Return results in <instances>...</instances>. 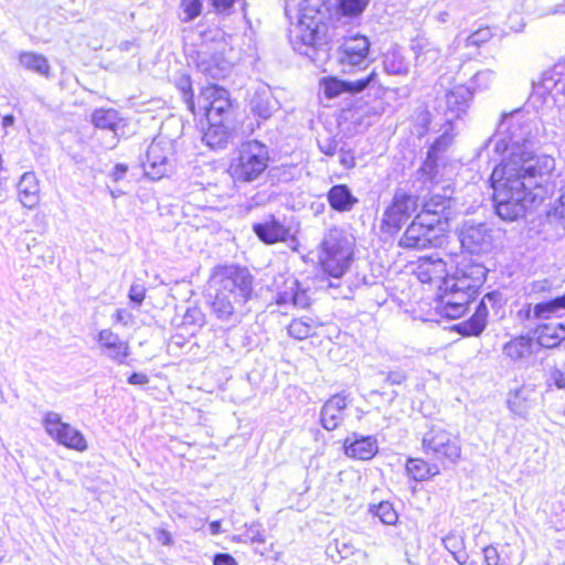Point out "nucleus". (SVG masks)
<instances>
[{
	"label": "nucleus",
	"mask_w": 565,
	"mask_h": 565,
	"mask_svg": "<svg viewBox=\"0 0 565 565\" xmlns=\"http://www.w3.org/2000/svg\"><path fill=\"white\" fill-rule=\"evenodd\" d=\"M451 198L434 193L422 198L409 191H396L383 209L379 233L396 241L408 252L437 247L440 232L448 224Z\"/></svg>",
	"instance_id": "nucleus-1"
},
{
	"label": "nucleus",
	"mask_w": 565,
	"mask_h": 565,
	"mask_svg": "<svg viewBox=\"0 0 565 565\" xmlns=\"http://www.w3.org/2000/svg\"><path fill=\"white\" fill-rule=\"evenodd\" d=\"M182 102L201 131V141L212 150L231 145L243 128L237 100L228 88L206 83L195 93L189 75L177 84Z\"/></svg>",
	"instance_id": "nucleus-2"
},
{
	"label": "nucleus",
	"mask_w": 565,
	"mask_h": 565,
	"mask_svg": "<svg viewBox=\"0 0 565 565\" xmlns=\"http://www.w3.org/2000/svg\"><path fill=\"white\" fill-rule=\"evenodd\" d=\"M493 190L492 201L495 214L505 222L525 217L529 211L540 206L548 198V190L535 183L534 192L520 179L518 162L505 160L498 163L489 178Z\"/></svg>",
	"instance_id": "nucleus-3"
},
{
	"label": "nucleus",
	"mask_w": 565,
	"mask_h": 565,
	"mask_svg": "<svg viewBox=\"0 0 565 565\" xmlns=\"http://www.w3.org/2000/svg\"><path fill=\"white\" fill-rule=\"evenodd\" d=\"M487 279L486 268L472 259H458V269L452 278L438 286L435 310L445 319L462 318L480 294Z\"/></svg>",
	"instance_id": "nucleus-4"
},
{
	"label": "nucleus",
	"mask_w": 565,
	"mask_h": 565,
	"mask_svg": "<svg viewBox=\"0 0 565 565\" xmlns=\"http://www.w3.org/2000/svg\"><path fill=\"white\" fill-rule=\"evenodd\" d=\"M210 284L214 289L211 309L220 319H227L250 300L254 276L237 264L216 265L211 270Z\"/></svg>",
	"instance_id": "nucleus-5"
},
{
	"label": "nucleus",
	"mask_w": 565,
	"mask_h": 565,
	"mask_svg": "<svg viewBox=\"0 0 565 565\" xmlns=\"http://www.w3.org/2000/svg\"><path fill=\"white\" fill-rule=\"evenodd\" d=\"M335 23L337 18L324 0H303L291 39L299 45L319 46L328 41Z\"/></svg>",
	"instance_id": "nucleus-6"
},
{
	"label": "nucleus",
	"mask_w": 565,
	"mask_h": 565,
	"mask_svg": "<svg viewBox=\"0 0 565 565\" xmlns=\"http://www.w3.org/2000/svg\"><path fill=\"white\" fill-rule=\"evenodd\" d=\"M270 161L268 147L262 141L250 139L234 149L225 172L235 185L250 184L265 175Z\"/></svg>",
	"instance_id": "nucleus-7"
},
{
	"label": "nucleus",
	"mask_w": 565,
	"mask_h": 565,
	"mask_svg": "<svg viewBox=\"0 0 565 565\" xmlns=\"http://www.w3.org/2000/svg\"><path fill=\"white\" fill-rule=\"evenodd\" d=\"M420 446L426 455H430L444 468L457 463L461 458L459 436L444 420H434L427 426Z\"/></svg>",
	"instance_id": "nucleus-8"
},
{
	"label": "nucleus",
	"mask_w": 565,
	"mask_h": 565,
	"mask_svg": "<svg viewBox=\"0 0 565 565\" xmlns=\"http://www.w3.org/2000/svg\"><path fill=\"white\" fill-rule=\"evenodd\" d=\"M353 249L335 228L319 245L318 269L327 278L342 277L351 266Z\"/></svg>",
	"instance_id": "nucleus-9"
},
{
	"label": "nucleus",
	"mask_w": 565,
	"mask_h": 565,
	"mask_svg": "<svg viewBox=\"0 0 565 565\" xmlns=\"http://www.w3.org/2000/svg\"><path fill=\"white\" fill-rule=\"evenodd\" d=\"M458 259H471L465 254L449 255L447 258L435 254L418 257L414 262L413 275L422 284L443 285L452 278V271L458 269Z\"/></svg>",
	"instance_id": "nucleus-10"
},
{
	"label": "nucleus",
	"mask_w": 565,
	"mask_h": 565,
	"mask_svg": "<svg viewBox=\"0 0 565 565\" xmlns=\"http://www.w3.org/2000/svg\"><path fill=\"white\" fill-rule=\"evenodd\" d=\"M370 53L371 41L366 35L356 33L344 36L338 47L337 63L344 74L363 71L370 62Z\"/></svg>",
	"instance_id": "nucleus-11"
},
{
	"label": "nucleus",
	"mask_w": 565,
	"mask_h": 565,
	"mask_svg": "<svg viewBox=\"0 0 565 565\" xmlns=\"http://www.w3.org/2000/svg\"><path fill=\"white\" fill-rule=\"evenodd\" d=\"M319 86L327 99H333L341 94L358 95L369 87H375L382 94L388 88L380 81L379 72L373 68L366 76L355 81H345L337 76H326L319 81Z\"/></svg>",
	"instance_id": "nucleus-12"
},
{
	"label": "nucleus",
	"mask_w": 565,
	"mask_h": 565,
	"mask_svg": "<svg viewBox=\"0 0 565 565\" xmlns=\"http://www.w3.org/2000/svg\"><path fill=\"white\" fill-rule=\"evenodd\" d=\"M45 433L58 445L77 452L88 449V443L84 434L70 423L62 419V416L54 412H47L42 418Z\"/></svg>",
	"instance_id": "nucleus-13"
},
{
	"label": "nucleus",
	"mask_w": 565,
	"mask_h": 565,
	"mask_svg": "<svg viewBox=\"0 0 565 565\" xmlns=\"http://www.w3.org/2000/svg\"><path fill=\"white\" fill-rule=\"evenodd\" d=\"M275 288L274 303L278 307L291 305L297 309L305 310L311 306L310 289L290 273L278 274L275 279Z\"/></svg>",
	"instance_id": "nucleus-14"
},
{
	"label": "nucleus",
	"mask_w": 565,
	"mask_h": 565,
	"mask_svg": "<svg viewBox=\"0 0 565 565\" xmlns=\"http://www.w3.org/2000/svg\"><path fill=\"white\" fill-rule=\"evenodd\" d=\"M174 147L168 140H153L146 152L143 170L151 180H160L171 171Z\"/></svg>",
	"instance_id": "nucleus-15"
},
{
	"label": "nucleus",
	"mask_w": 565,
	"mask_h": 565,
	"mask_svg": "<svg viewBox=\"0 0 565 565\" xmlns=\"http://www.w3.org/2000/svg\"><path fill=\"white\" fill-rule=\"evenodd\" d=\"M252 228L256 237L266 245L298 243V238L291 228L274 214L268 215L263 222L254 223Z\"/></svg>",
	"instance_id": "nucleus-16"
},
{
	"label": "nucleus",
	"mask_w": 565,
	"mask_h": 565,
	"mask_svg": "<svg viewBox=\"0 0 565 565\" xmlns=\"http://www.w3.org/2000/svg\"><path fill=\"white\" fill-rule=\"evenodd\" d=\"M555 168V159L551 156L539 157L531 166L526 168H522L518 164L520 179L524 180L527 189L534 192L535 183H541L547 188L548 196L552 192V177Z\"/></svg>",
	"instance_id": "nucleus-17"
},
{
	"label": "nucleus",
	"mask_w": 565,
	"mask_h": 565,
	"mask_svg": "<svg viewBox=\"0 0 565 565\" xmlns=\"http://www.w3.org/2000/svg\"><path fill=\"white\" fill-rule=\"evenodd\" d=\"M540 351L534 335L527 333L515 334L502 345L505 360L514 364L530 363Z\"/></svg>",
	"instance_id": "nucleus-18"
},
{
	"label": "nucleus",
	"mask_w": 565,
	"mask_h": 565,
	"mask_svg": "<svg viewBox=\"0 0 565 565\" xmlns=\"http://www.w3.org/2000/svg\"><path fill=\"white\" fill-rule=\"evenodd\" d=\"M342 451L345 457L354 461H369L379 454V443L373 435L353 433L342 440Z\"/></svg>",
	"instance_id": "nucleus-19"
},
{
	"label": "nucleus",
	"mask_w": 565,
	"mask_h": 565,
	"mask_svg": "<svg viewBox=\"0 0 565 565\" xmlns=\"http://www.w3.org/2000/svg\"><path fill=\"white\" fill-rule=\"evenodd\" d=\"M486 299L492 302L501 303V295L498 291H491L484 295L481 301L476 307L473 313L467 319L456 326L454 330L463 337H478L487 327L488 308Z\"/></svg>",
	"instance_id": "nucleus-20"
},
{
	"label": "nucleus",
	"mask_w": 565,
	"mask_h": 565,
	"mask_svg": "<svg viewBox=\"0 0 565 565\" xmlns=\"http://www.w3.org/2000/svg\"><path fill=\"white\" fill-rule=\"evenodd\" d=\"M349 396L343 393L331 395L322 405L320 413L321 426L331 431L339 428L345 417V411L349 405Z\"/></svg>",
	"instance_id": "nucleus-21"
},
{
	"label": "nucleus",
	"mask_w": 565,
	"mask_h": 565,
	"mask_svg": "<svg viewBox=\"0 0 565 565\" xmlns=\"http://www.w3.org/2000/svg\"><path fill=\"white\" fill-rule=\"evenodd\" d=\"M97 345L106 352L108 356L119 364H126L130 355V347L128 341L122 340L120 335L111 329H102L97 333Z\"/></svg>",
	"instance_id": "nucleus-22"
},
{
	"label": "nucleus",
	"mask_w": 565,
	"mask_h": 565,
	"mask_svg": "<svg viewBox=\"0 0 565 565\" xmlns=\"http://www.w3.org/2000/svg\"><path fill=\"white\" fill-rule=\"evenodd\" d=\"M540 350H554L565 342V322H541L533 330Z\"/></svg>",
	"instance_id": "nucleus-23"
},
{
	"label": "nucleus",
	"mask_w": 565,
	"mask_h": 565,
	"mask_svg": "<svg viewBox=\"0 0 565 565\" xmlns=\"http://www.w3.org/2000/svg\"><path fill=\"white\" fill-rule=\"evenodd\" d=\"M405 475L414 482H427L439 476L445 469L434 458L426 460L422 457H408L405 462Z\"/></svg>",
	"instance_id": "nucleus-24"
},
{
	"label": "nucleus",
	"mask_w": 565,
	"mask_h": 565,
	"mask_svg": "<svg viewBox=\"0 0 565 565\" xmlns=\"http://www.w3.org/2000/svg\"><path fill=\"white\" fill-rule=\"evenodd\" d=\"M90 122L95 129L107 130L117 135L127 126V119L115 108L99 107L92 111Z\"/></svg>",
	"instance_id": "nucleus-25"
},
{
	"label": "nucleus",
	"mask_w": 565,
	"mask_h": 565,
	"mask_svg": "<svg viewBox=\"0 0 565 565\" xmlns=\"http://www.w3.org/2000/svg\"><path fill=\"white\" fill-rule=\"evenodd\" d=\"M327 201L330 209L339 213L350 212L359 203L347 184L332 185L327 192Z\"/></svg>",
	"instance_id": "nucleus-26"
},
{
	"label": "nucleus",
	"mask_w": 565,
	"mask_h": 565,
	"mask_svg": "<svg viewBox=\"0 0 565 565\" xmlns=\"http://www.w3.org/2000/svg\"><path fill=\"white\" fill-rule=\"evenodd\" d=\"M18 200L26 209L40 204V183L34 172H25L18 183Z\"/></svg>",
	"instance_id": "nucleus-27"
},
{
	"label": "nucleus",
	"mask_w": 565,
	"mask_h": 565,
	"mask_svg": "<svg viewBox=\"0 0 565 565\" xmlns=\"http://www.w3.org/2000/svg\"><path fill=\"white\" fill-rule=\"evenodd\" d=\"M322 565H358V561L349 546L334 540L326 547Z\"/></svg>",
	"instance_id": "nucleus-28"
},
{
	"label": "nucleus",
	"mask_w": 565,
	"mask_h": 565,
	"mask_svg": "<svg viewBox=\"0 0 565 565\" xmlns=\"http://www.w3.org/2000/svg\"><path fill=\"white\" fill-rule=\"evenodd\" d=\"M18 60L23 68L28 71L34 72L45 78L52 76L50 62L43 54L31 51H23L19 53Z\"/></svg>",
	"instance_id": "nucleus-29"
},
{
	"label": "nucleus",
	"mask_w": 565,
	"mask_h": 565,
	"mask_svg": "<svg viewBox=\"0 0 565 565\" xmlns=\"http://www.w3.org/2000/svg\"><path fill=\"white\" fill-rule=\"evenodd\" d=\"M445 98L450 111H460L472 100L473 90L466 84H456L449 88Z\"/></svg>",
	"instance_id": "nucleus-30"
},
{
	"label": "nucleus",
	"mask_w": 565,
	"mask_h": 565,
	"mask_svg": "<svg viewBox=\"0 0 565 565\" xmlns=\"http://www.w3.org/2000/svg\"><path fill=\"white\" fill-rule=\"evenodd\" d=\"M320 326L321 323L308 317L295 318L287 326V333L296 341H303L316 335Z\"/></svg>",
	"instance_id": "nucleus-31"
},
{
	"label": "nucleus",
	"mask_w": 565,
	"mask_h": 565,
	"mask_svg": "<svg viewBox=\"0 0 565 565\" xmlns=\"http://www.w3.org/2000/svg\"><path fill=\"white\" fill-rule=\"evenodd\" d=\"M449 138L441 136L437 138L433 145L430 146L427 157L425 161L422 164L420 170L424 173L429 174L430 177H434L437 172V166H438V159H439V152H444L448 146H449Z\"/></svg>",
	"instance_id": "nucleus-32"
},
{
	"label": "nucleus",
	"mask_w": 565,
	"mask_h": 565,
	"mask_svg": "<svg viewBox=\"0 0 565 565\" xmlns=\"http://www.w3.org/2000/svg\"><path fill=\"white\" fill-rule=\"evenodd\" d=\"M369 512L383 524L395 525L398 522V513L393 503L387 500L370 505Z\"/></svg>",
	"instance_id": "nucleus-33"
},
{
	"label": "nucleus",
	"mask_w": 565,
	"mask_h": 565,
	"mask_svg": "<svg viewBox=\"0 0 565 565\" xmlns=\"http://www.w3.org/2000/svg\"><path fill=\"white\" fill-rule=\"evenodd\" d=\"M564 309L558 296L534 305V318L536 320H550L558 317V311Z\"/></svg>",
	"instance_id": "nucleus-34"
},
{
	"label": "nucleus",
	"mask_w": 565,
	"mask_h": 565,
	"mask_svg": "<svg viewBox=\"0 0 565 565\" xmlns=\"http://www.w3.org/2000/svg\"><path fill=\"white\" fill-rule=\"evenodd\" d=\"M180 20L191 22L201 17L204 10L203 0H179Z\"/></svg>",
	"instance_id": "nucleus-35"
},
{
	"label": "nucleus",
	"mask_w": 565,
	"mask_h": 565,
	"mask_svg": "<svg viewBox=\"0 0 565 565\" xmlns=\"http://www.w3.org/2000/svg\"><path fill=\"white\" fill-rule=\"evenodd\" d=\"M369 0H337V13L343 17H358L366 8Z\"/></svg>",
	"instance_id": "nucleus-36"
},
{
	"label": "nucleus",
	"mask_w": 565,
	"mask_h": 565,
	"mask_svg": "<svg viewBox=\"0 0 565 565\" xmlns=\"http://www.w3.org/2000/svg\"><path fill=\"white\" fill-rule=\"evenodd\" d=\"M484 565H509V557L507 554L498 550L494 545H487L482 548Z\"/></svg>",
	"instance_id": "nucleus-37"
},
{
	"label": "nucleus",
	"mask_w": 565,
	"mask_h": 565,
	"mask_svg": "<svg viewBox=\"0 0 565 565\" xmlns=\"http://www.w3.org/2000/svg\"><path fill=\"white\" fill-rule=\"evenodd\" d=\"M551 222L565 228V191L559 195L553 207L547 213Z\"/></svg>",
	"instance_id": "nucleus-38"
},
{
	"label": "nucleus",
	"mask_w": 565,
	"mask_h": 565,
	"mask_svg": "<svg viewBox=\"0 0 565 565\" xmlns=\"http://www.w3.org/2000/svg\"><path fill=\"white\" fill-rule=\"evenodd\" d=\"M250 111L257 119L260 120L268 119L271 116L268 104L263 100H254L250 107Z\"/></svg>",
	"instance_id": "nucleus-39"
},
{
	"label": "nucleus",
	"mask_w": 565,
	"mask_h": 565,
	"mask_svg": "<svg viewBox=\"0 0 565 565\" xmlns=\"http://www.w3.org/2000/svg\"><path fill=\"white\" fill-rule=\"evenodd\" d=\"M147 290L140 285H131L128 292V298L131 302L140 306L146 299Z\"/></svg>",
	"instance_id": "nucleus-40"
},
{
	"label": "nucleus",
	"mask_w": 565,
	"mask_h": 565,
	"mask_svg": "<svg viewBox=\"0 0 565 565\" xmlns=\"http://www.w3.org/2000/svg\"><path fill=\"white\" fill-rule=\"evenodd\" d=\"M516 317L520 321L526 322L534 318V305L525 303L518 312Z\"/></svg>",
	"instance_id": "nucleus-41"
},
{
	"label": "nucleus",
	"mask_w": 565,
	"mask_h": 565,
	"mask_svg": "<svg viewBox=\"0 0 565 565\" xmlns=\"http://www.w3.org/2000/svg\"><path fill=\"white\" fill-rule=\"evenodd\" d=\"M213 565H238L236 559L227 553H218L213 557Z\"/></svg>",
	"instance_id": "nucleus-42"
},
{
	"label": "nucleus",
	"mask_w": 565,
	"mask_h": 565,
	"mask_svg": "<svg viewBox=\"0 0 565 565\" xmlns=\"http://www.w3.org/2000/svg\"><path fill=\"white\" fill-rule=\"evenodd\" d=\"M127 382L130 385H146L149 382V376L142 372H134L128 376Z\"/></svg>",
	"instance_id": "nucleus-43"
},
{
	"label": "nucleus",
	"mask_w": 565,
	"mask_h": 565,
	"mask_svg": "<svg viewBox=\"0 0 565 565\" xmlns=\"http://www.w3.org/2000/svg\"><path fill=\"white\" fill-rule=\"evenodd\" d=\"M553 384L557 388H565V373L561 370H554L551 374Z\"/></svg>",
	"instance_id": "nucleus-44"
},
{
	"label": "nucleus",
	"mask_w": 565,
	"mask_h": 565,
	"mask_svg": "<svg viewBox=\"0 0 565 565\" xmlns=\"http://www.w3.org/2000/svg\"><path fill=\"white\" fill-rule=\"evenodd\" d=\"M127 171H128L127 164L117 163L111 171V174H110L111 179L117 182L124 178V175L126 174Z\"/></svg>",
	"instance_id": "nucleus-45"
},
{
	"label": "nucleus",
	"mask_w": 565,
	"mask_h": 565,
	"mask_svg": "<svg viewBox=\"0 0 565 565\" xmlns=\"http://www.w3.org/2000/svg\"><path fill=\"white\" fill-rule=\"evenodd\" d=\"M522 390L519 388V390H515L512 394H511V397L509 398L508 401V404L510 406L511 409L513 411H516L518 408H520L521 406V399H522Z\"/></svg>",
	"instance_id": "nucleus-46"
},
{
	"label": "nucleus",
	"mask_w": 565,
	"mask_h": 565,
	"mask_svg": "<svg viewBox=\"0 0 565 565\" xmlns=\"http://www.w3.org/2000/svg\"><path fill=\"white\" fill-rule=\"evenodd\" d=\"M130 319H131V315L125 309H119L114 315L115 322H118L121 324H127Z\"/></svg>",
	"instance_id": "nucleus-47"
},
{
	"label": "nucleus",
	"mask_w": 565,
	"mask_h": 565,
	"mask_svg": "<svg viewBox=\"0 0 565 565\" xmlns=\"http://www.w3.org/2000/svg\"><path fill=\"white\" fill-rule=\"evenodd\" d=\"M340 163L347 169H352L355 166V158L351 152H344L341 154Z\"/></svg>",
	"instance_id": "nucleus-48"
},
{
	"label": "nucleus",
	"mask_w": 565,
	"mask_h": 565,
	"mask_svg": "<svg viewBox=\"0 0 565 565\" xmlns=\"http://www.w3.org/2000/svg\"><path fill=\"white\" fill-rule=\"evenodd\" d=\"M157 539L163 545H171L173 542L170 532L167 530H159L157 532Z\"/></svg>",
	"instance_id": "nucleus-49"
},
{
	"label": "nucleus",
	"mask_w": 565,
	"mask_h": 565,
	"mask_svg": "<svg viewBox=\"0 0 565 565\" xmlns=\"http://www.w3.org/2000/svg\"><path fill=\"white\" fill-rule=\"evenodd\" d=\"M2 127L8 128L14 124V116L9 114L4 115L1 120Z\"/></svg>",
	"instance_id": "nucleus-50"
},
{
	"label": "nucleus",
	"mask_w": 565,
	"mask_h": 565,
	"mask_svg": "<svg viewBox=\"0 0 565 565\" xmlns=\"http://www.w3.org/2000/svg\"><path fill=\"white\" fill-rule=\"evenodd\" d=\"M387 73L390 74H405L406 73V67L405 66H397V67H388L387 65L385 66Z\"/></svg>",
	"instance_id": "nucleus-51"
},
{
	"label": "nucleus",
	"mask_w": 565,
	"mask_h": 565,
	"mask_svg": "<svg viewBox=\"0 0 565 565\" xmlns=\"http://www.w3.org/2000/svg\"><path fill=\"white\" fill-rule=\"evenodd\" d=\"M210 529L212 534L216 535L221 532V522L220 521H212L210 523Z\"/></svg>",
	"instance_id": "nucleus-52"
},
{
	"label": "nucleus",
	"mask_w": 565,
	"mask_h": 565,
	"mask_svg": "<svg viewBox=\"0 0 565 565\" xmlns=\"http://www.w3.org/2000/svg\"><path fill=\"white\" fill-rule=\"evenodd\" d=\"M554 12L565 14V0H561L555 4Z\"/></svg>",
	"instance_id": "nucleus-53"
},
{
	"label": "nucleus",
	"mask_w": 565,
	"mask_h": 565,
	"mask_svg": "<svg viewBox=\"0 0 565 565\" xmlns=\"http://www.w3.org/2000/svg\"><path fill=\"white\" fill-rule=\"evenodd\" d=\"M480 34V31L475 32L469 36V41L471 44L479 45L481 40L478 39V35Z\"/></svg>",
	"instance_id": "nucleus-54"
},
{
	"label": "nucleus",
	"mask_w": 565,
	"mask_h": 565,
	"mask_svg": "<svg viewBox=\"0 0 565 565\" xmlns=\"http://www.w3.org/2000/svg\"><path fill=\"white\" fill-rule=\"evenodd\" d=\"M558 298L562 302V306H564V310H565V292L563 295H559Z\"/></svg>",
	"instance_id": "nucleus-55"
},
{
	"label": "nucleus",
	"mask_w": 565,
	"mask_h": 565,
	"mask_svg": "<svg viewBox=\"0 0 565 565\" xmlns=\"http://www.w3.org/2000/svg\"><path fill=\"white\" fill-rule=\"evenodd\" d=\"M253 542L264 543L265 540H264V537L258 536V537H254Z\"/></svg>",
	"instance_id": "nucleus-56"
}]
</instances>
